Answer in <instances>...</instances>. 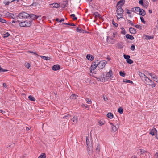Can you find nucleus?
<instances>
[{"label": "nucleus", "mask_w": 158, "mask_h": 158, "mask_svg": "<svg viewBox=\"0 0 158 158\" xmlns=\"http://www.w3.org/2000/svg\"><path fill=\"white\" fill-rule=\"evenodd\" d=\"M127 62L129 64H131L133 63V61L131 59H129L126 60Z\"/></svg>", "instance_id": "42"}, {"label": "nucleus", "mask_w": 158, "mask_h": 158, "mask_svg": "<svg viewBox=\"0 0 158 158\" xmlns=\"http://www.w3.org/2000/svg\"><path fill=\"white\" fill-rule=\"evenodd\" d=\"M107 62L104 60L98 62V67L100 69H103L105 66V65L106 64Z\"/></svg>", "instance_id": "5"}, {"label": "nucleus", "mask_w": 158, "mask_h": 158, "mask_svg": "<svg viewBox=\"0 0 158 158\" xmlns=\"http://www.w3.org/2000/svg\"><path fill=\"white\" fill-rule=\"evenodd\" d=\"M29 17V14L24 12L19 13L17 16V18L24 19Z\"/></svg>", "instance_id": "1"}, {"label": "nucleus", "mask_w": 158, "mask_h": 158, "mask_svg": "<svg viewBox=\"0 0 158 158\" xmlns=\"http://www.w3.org/2000/svg\"><path fill=\"white\" fill-rule=\"evenodd\" d=\"M28 52H30V53H33L34 54L37 55V56H39L37 54L36 52H34L33 51H28Z\"/></svg>", "instance_id": "61"}, {"label": "nucleus", "mask_w": 158, "mask_h": 158, "mask_svg": "<svg viewBox=\"0 0 158 158\" xmlns=\"http://www.w3.org/2000/svg\"><path fill=\"white\" fill-rule=\"evenodd\" d=\"M157 130L155 128H153L151 130L149 133L152 136H157Z\"/></svg>", "instance_id": "8"}, {"label": "nucleus", "mask_w": 158, "mask_h": 158, "mask_svg": "<svg viewBox=\"0 0 158 158\" xmlns=\"http://www.w3.org/2000/svg\"><path fill=\"white\" fill-rule=\"evenodd\" d=\"M64 24H65V25H69L70 26H75V25L74 23H65Z\"/></svg>", "instance_id": "49"}, {"label": "nucleus", "mask_w": 158, "mask_h": 158, "mask_svg": "<svg viewBox=\"0 0 158 158\" xmlns=\"http://www.w3.org/2000/svg\"><path fill=\"white\" fill-rule=\"evenodd\" d=\"M81 106L82 107H85V108H87L89 107V106L87 105H85L84 104H82Z\"/></svg>", "instance_id": "56"}, {"label": "nucleus", "mask_w": 158, "mask_h": 158, "mask_svg": "<svg viewBox=\"0 0 158 158\" xmlns=\"http://www.w3.org/2000/svg\"><path fill=\"white\" fill-rule=\"evenodd\" d=\"M29 17L31 18L32 19L31 20L32 21L33 19H37L40 17V16H38L34 14H29Z\"/></svg>", "instance_id": "13"}, {"label": "nucleus", "mask_w": 158, "mask_h": 158, "mask_svg": "<svg viewBox=\"0 0 158 158\" xmlns=\"http://www.w3.org/2000/svg\"><path fill=\"white\" fill-rule=\"evenodd\" d=\"M140 9L141 8L138 7H135V12L136 13H137L138 12H139L140 10Z\"/></svg>", "instance_id": "31"}, {"label": "nucleus", "mask_w": 158, "mask_h": 158, "mask_svg": "<svg viewBox=\"0 0 158 158\" xmlns=\"http://www.w3.org/2000/svg\"><path fill=\"white\" fill-rule=\"evenodd\" d=\"M60 68V65L57 64L53 65L52 67V69L54 71H57L59 70Z\"/></svg>", "instance_id": "11"}, {"label": "nucleus", "mask_w": 158, "mask_h": 158, "mask_svg": "<svg viewBox=\"0 0 158 158\" xmlns=\"http://www.w3.org/2000/svg\"><path fill=\"white\" fill-rule=\"evenodd\" d=\"M71 17H73V19L74 20H75L77 19V17H75V15L74 14H72L70 15Z\"/></svg>", "instance_id": "44"}, {"label": "nucleus", "mask_w": 158, "mask_h": 158, "mask_svg": "<svg viewBox=\"0 0 158 158\" xmlns=\"http://www.w3.org/2000/svg\"><path fill=\"white\" fill-rule=\"evenodd\" d=\"M19 26L21 27H26V25L25 24V21L19 23Z\"/></svg>", "instance_id": "27"}, {"label": "nucleus", "mask_w": 158, "mask_h": 158, "mask_svg": "<svg viewBox=\"0 0 158 158\" xmlns=\"http://www.w3.org/2000/svg\"><path fill=\"white\" fill-rule=\"evenodd\" d=\"M50 5H52L53 8H58L60 5L57 3H53L52 4H50Z\"/></svg>", "instance_id": "20"}, {"label": "nucleus", "mask_w": 158, "mask_h": 158, "mask_svg": "<svg viewBox=\"0 0 158 158\" xmlns=\"http://www.w3.org/2000/svg\"><path fill=\"white\" fill-rule=\"evenodd\" d=\"M148 74L154 81L158 83V77L154 73H148Z\"/></svg>", "instance_id": "2"}, {"label": "nucleus", "mask_w": 158, "mask_h": 158, "mask_svg": "<svg viewBox=\"0 0 158 158\" xmlns=\"http://www.w3.org/2000/svg\"><path fill=\"white\" fill-rule=\"evenodd\" d=\"M86 102L89 104H91L92 102L91 101V100L89 98H87L86 99Z\"/></svg>", "instance_id": "38"}, {"label": "nucleus", "mask_w": 158, "mask_h": 158, "mask_svg": "<svg viewBox=\"0 0 158 158\" xmlns=\"http://www.w3.org/2000/svg\"><path fill=\"white\" fill-rule=\"evenodd\" d=\"M78 97V96L77 95L75 94H72V95L70 96V98L71 99H77Z\"/></svg>", "instance_id": "22"}, {"label": "nucleus", "mask_w": 158, "mask_h": 158, "mask_svg": "<svg viewBox=\"0 0 158 158\" xmlns=\"http://www.w3.org/2000/svg\"><path fill=\"white\" fill-rule=\"evenodd\" d=\"M98 61L97 60H96L95 62H93L92 63V65L94 66V67H98Z\"/></svg>", "instance_id": "25"}, {"label": "nucleus", "mask_w": 158, "mask_h": 158, "mask_svg": "<svg viewBox=\"0 0 158 158\" xmlns=\"http://www.w3.org/2000/svg\"><path fill=\"white\" fill-rule=\"evenodd\" d=\"M123 82L125 83H132L133 82L129 80H127L126 79L123 80Z\"/></svg>", "instance_id": "35"}, {"label": "nucleus", "mask_w": 158, "mask_h": 158, "mask_svg": "<svg viewBox=\"0 0 158 158\" xmlns=\"http://www.w3.org/2000/svg\"><path fill=\"white\" fill-rule=\"evenodd\" d=\"M93 15L95 16V18L99 17L100 16V15L98 12H94L93 14Z\"/></svg>", "instance_id": "33"}, {"label": "nucleus", "mask_w": 158, "mask_h": 158, "mask_svg": "<svg viewBox=\"0 0 158 158\" xmlns=\"http://www.w3.org/2000/svg\"><path fill=\"white\" fill-rule=\"evenodd\" d=\"M118 111L119 113L122 114L123 113V109L122 107H119L118 108Z\"/></svg>", "instance_id": "36"}, {"label": "nucleus", "mask_w": 158, "mask_h": 158, "mask_svg": "<svg viewBox=\"0 0 158 158\" xmlns=\"http://www.w3.org/2000/svg\"><path fill=\"white\" fill-rule=\"evenodd\" d=\"M134 26L137 28L139 29L140 30L142 29V27L139 25L136 24L134 25Z\"/></svg>", "instance_id": "40"}, {"label": "nucleus", "mask_w": 158, "mask_h": 158, "mask_svg": "<svg viewBox=\"0 0 158 158\" xmlns=\"http://www.w3.org/2000/svg\"><path fill=\"white\" fill-rule=\"evenodd\" d=\"M110 124L112 125V131L114 132H116L119 127V123H117L116 125H114L112 123H110Z\"/></svg>", "instance_id": "4"}, {"label": "nucleus", "mask_w": 158, "mask_h": 158, "mask_svg": "<svg viewBox=\"0 0 158 158\" xmlns=\"http://www.w3.org/2000/svg\"><path fill=\"white\" fill-rule=\"evenodd\" d=\"M121 29L122 30L121 33L123 35L125 34L126 33V31L124 28L123 27H122Z\"/></svg>", "instance_id": "34"}, {"label": "nucleus", "mask_w": 158, "mask_h": 158, "mask_svg": "<svg viewBox=\"0 0 158 158\" xmlns=\"http://www.w3.org/2000/svg\"><path fill=\"white\" fill-rule=\"evenodd\" d=\"M119 74L120 76L123 77H124L126 75L125 73L123 72H122V71H120Z\"/></svg>", "instance_id": "41"}, {"label": "nucleus", "mask_w": 158, "mask_h": 158, "mask_svg": "<svg viewBox=\"0 0 158 158\" xmlns=\"http://www.w3.org/2000/svg\"><path fill=\"white\" fill-rule=\"evenodd\" d=\"M86 58L89 60L92 61L93 60V56L91 55L88 54L86 56Z\"/></svg>", "instance_id": "21"}, {"label": "nucleus", "mask_w": 158, "mask_h": 158, "mask_svg": "<svg viewBox=\"0 0 158 158\" xmlns=\"http://www.w3.org/2000/svg\"><path fill=\"white\" fill-rule=\"evenodd\" d=\"M139 75L140 76V78L142 80L144 79L145 78H146L147 76L145 75L143 73L140 71H139Z\"/></svg>", "instance_id": "12"}, {"label": "nucleus", "mask_w": 158, "mask_h": 158, "mask_svg": "<svg viewBox=\"0 0 158 158\" xmlns=\"http://www.w3.org/2000/svg\"><path fill=\"white\" fill-rule=\"evenodd\" d=\"M26 67L27 68L29 69V68L30 67V64L29 63L27 64H26Z\"/></svg>", "instance_id": "60"}, {"label": "nucleus", "mask_w": 158, "mask_h": 158, "mask_svg": "<svg viewBox=\"0 0 158 158\" xmlns=\"http://www.w3.org/2000/svg\"><path fill=\"white\" fill-rule=\"evenodd\" d=\"M113 74L112 70L111 69L109 71L106 73L105 77L106 79L111 78V77L112 76Z\"/></svg>", "instance_id": "9"}, {"label": "nucleus", "mask_w": 158, "mask_h": 158, "mask_svg": "<svg viewBox=\"0 0 158 158\" xmlns=\"http://www.w3.org/2000/svg\"><path fill=\"white\" fill-rule=\"evenodd\" d=\"M6 15L7 17H11L12 19L14 18V15L13 13L7 12L6 13Z\"/></svg>", "instance_id": "15"}, {"label": "nucleus", "mask_w": 158, "mask_h": 158, "mask_svg": "<svg viewBox=\"0 0 158 158\" xmlns=\"http://www.w3.org/2000/svg\"><path fill=\"white\" fill-rule=\"evenodd\" d=\"M155 158H158V153L156 152L154 155Z\"/></svg>", "instance_id": "63"}, {"label": "nucleus", "mask_w": 158, "mask_h": 158, "mask_svg": "<svg viewBox=\"0 0 158 158\" xmlns=\"http://www.w3.org/2000/svg\"><path fill=\"white\" fill-rule=\"evenodd\" d=\"M126 37L127 39L132 40L134 39V37L132 35L129 34H127L126 35Z\"/></svg>", "instance_id": "17"}, {"label": "nucleus", "mask_w": 158, "mask_h": 158, "mask_svg": "<svg viewBox=\"0 0 158 158\" xmlns=\"http://www.w3.org/2000/svg\"><path fill=\"white\" fill-rule=\"evenodd\" d=\"M81 31H82L81 32H82L83 33H88V32L84 30L83 29H82Z\"/></svg>", "instance_id": "64"}, {"label": "nucleus", "mask_w": 158, "mask_h": 158, "mask_svg": "<svg viewBox=\"0 0 158 158\" xmlns=\"http://www.w3.org/2000/svg\"><path fill=\"white\" fill-rule=\"evenodd\" d=\"M117 19L118 20H119L120 18H123V16H120L118 14H117Z\"/></svg>", "instance_id": "62"}, {"label": "nucleus", "mask_w": 158, "mask_h": 158, "mask_svg": "<svg viewBox=\"0 0 158 158\" xmlns=\"http://www.w3.org/2000/svg\"><path fill=\"white\" fill-rule=\"evenodd\" d=\"M25 24L26 25V27H30L31 26L32 24V20H30L29 21L26 20L25 21Z\"/></svg>", "instance_id": "18"}, {"label": "nucleus", "mask_w": 158, "mask_h": 158, "mask_svg": "<svg viewBox=\"0 0 158 158\" xmlns=\"http://www.w3.org/2000/svg\"><path fill=\"white\" fill-rule=\"evenodd\" d=\"M97 67H94V66L92 64L91 67H90V72L91 73H93V71L94 70L96 69Z\"/></svg>", "instance_id": "37"}, {"label": "nucleus", "mask_w": 158, "mask_h": 158, "mask_svg": "<svg viewBox=\"0 0 158 158\" xmlns=\"http://www.w3.org/2000/svg\"><path fill=\"white\" fill-rule=\"evenodd\" d=\"M123 12L124 11L122 8V6H118L116 10V12L117 14H118L120 16H123Z\"/></svg>", "instance_id": "3"}, {"label": "nucleus", "mask_w": 158, "mask_h": 158, "mask_svg": "<svg viewBox=\"0 0 158 158\" xmlns=\"http://www.w3.org/2000/svg\"><path fill=\"white\" fill-rule=\"evenodd\" d=\"M146 84L151 86L152 88L154 87L156 85L154 82L150 78L148 79V82L146 83Z\"/></svg>", "instance_id": "7"}, {"label": "nucleus", "mask_w": 158, "mask_h": 158, "mask_svg": "<svg viewBox=\"0 0 158 158\" xmlns=\"http://www.w3.org/2000/svg\"><path fill=\"white\" fill-rule=\"evenodd\" d=\"M123 57L126 60L129 59L130 58V56L129 55H124Z\"/></svg>", "instance_id": "39"}, {"label": "nucleus", "mask_w": 158, "mask_h": 158, "mask_svg": "<svg viewBox=\"0 0 158 158\" xmlns=\"http://www.w3.org/2000/svg\"><path fill=\"white\" fill-rule=\"evenodd\" d=\"M82 29H80L79 27H77L76 28V31L78 32L81 33Z\"/></svg>", "instance_id": "53"}, {"label": "nucleus", "mask_w": 158, "mask_h": 158, "mask_svg": "<svg viewBox=\"0 0 158 158\" xmlns=\"http://www.w3.org/2000/svg\"><path fill=\"white\" fill-rule=\"evenodd\" d=\"M144 36L146 40H150L154 38V36L152 35L149 36L147 35H144Z\"/></svg>", "instance_id": "19"}, {"label": "nucleus", "mask_w": 158, "mask_h": 158, "mask_svg": "<svg viewBox=\"0 0 158 158\" xmlns=\"http://www.w3.org/2000/svg\"><path fill=\"white\" fill-rule=\"evenodd\" d=\"M70 116V114H68L66 115H65L63 117V118H67L68 117H69Z\"/></svg>", "instance_id": "59"}, {"label": "nucleus", "mask_w": 158, "mask_h": 158, "mask_svg": "<svg viewBox=\"0 0 158 158\" xmlns=\"http://www.w3.org/2000/svg\"><path fill=\"white\" fill-rule=\"evenodd\" d=\"M125 2V1L124 0H121L119 1L117 4V6H118L119 4H120V6H123Z\"/></svg>", "instance_id": "23"}, {"label": "nucleus", "mask_w": 158, "mask_h": 158, "mask_svg": "<svg viewBox=\"0 0 158 158\" xmlns=\"http://www.w3.org/2000/svg\"><path fill=\"white\" fill-rule=\"evenodd\" d=\"M3 3L5 4V5H9L10 2H6V1H4L3 2Z\"/></svg>", "instance_id": "58"}, {"label": "nucleus", "mask_w": 158, "mask_h": 158, "mask_svg": "<svg viewBox=\"0 0 158 158\" xmlns=\"http://www.w3.org/2000/svg\"><path fill=\"white\" fill-rule=\"evenodd\" d=\"M98 123H99V124L101 126L104 124V122H103V121H102L101 120H100L99 121Z\"/></svg>", "instance_id": "57"}, {"label": "nucleus", "mask_w": 158, "mask_h": 158, "mask_svg": "<svg viewBox=\"0 0 158 158\" xmlns=\"http://www.w3.org/2000/svg\"><path fill=\"white\" fill-rule=\"evenodd\" d=\"M86 142L87 146H89V145H92V144L89 142V138L88 136L86 137Z\"/></svg>", "instance_id": "26"}, {"label": "nucleus", "mask_w": 158, "mask_h": 158, "mask_svg": "<svg viewBox=\"0 0 158 158\" xmlns=\"http://www.w3.org/2000/svg\"><path fill=\"white\" fill-rule=\"evenodd\" d=\"M10 34L8 32H7L6 33L4 34V37H7L10 35Z\"/></svg>", "instance_id": "54"}, {"label": "nucleus", "mask_w": 158, "mask_h": 158, "mask_svg": "<svg viewBox=\"0 0 158 158\" xmlns=\"http://www.w3.org/2000/svg\"><path fill=\"white\" fill-rule=\"evenodd\" d=\"M28 98L29 100L32 101H34L35 100V98L31 95H29L28 96Z\"/></svg>", "instance_id": "28"}, {"label": "nucleus", "mask_w": 158, "mask_h": 158, "mask_svg": "<svg viewBox=\"0 0 158 158\" xmlns=\"http://www.w3.org/2000/svg\"><path fill=\"white\" fill-rule=\"evenodd\" d=\"M140 19L141 21L144 24H145L146 22L144 20V18L143 17H140Z\"/></svg>", "instance_id": "51"}, {"label": "nucleus", "mask_w": 158, "mask_h": 158, "mask_svg": "<svg viewBox=\"0 0 158 158\" xmlns=\"http://www.w3.org/2000/svg\"><path fill=\"white\" fill-rule=\"evenodd\" d=\"M40 57H41L42 59L44 60H50V57H46L45 56H39Z\"/></svg>", "instance_id": "24"}, {"label": "nucleus", "mask_w": 158, "mask_h": 158, "mask_svg": "<svg viewBox=\"0 0 158 158\" xmlns=\"http://www.w3.org/2000/svg\"><path fill=\"white\" fill-rule=\"evenodd\" d=\"M78 117L77 116H74L72 119L73 124H76L78 121Z\"/></svg>", "instance_id": "14"}, {"label": "nucleus", "mask_w": 158, "mask_h": 158, "mask_svg": "<svg viewBox=\"0 0 158 158\" xmlns=\"http://www.w3.org/2000/svg\"><path fill=\"white\" fill-rule=\"evenodd\" d=\"M129 31L131 34H135L136 33V30L131 27L129 28Z\"/></svg>", "instance_id": "10"}, {"label": "nucleus", "mask_w": 158, "mask_h": 158, "mask_svg": "<svg viewBox=\"0 0 158 158\" xmlns=\"http://www.w3.org/2000/svg\"><path fill=\"white\" fill-rule=\"evenodd\" d=\"M0 22L3 23H5L6 22V21L4 19L0 18Z\"/></svg>", "instance_id": "45"}, {"label": "nucleus", "mask_w": 158, "mask_h": 158, "mask_svg": "<svg viewBox=\"0 0 158 158\" xmlns=\"http://www.w3.org/2000/svg\"><path fill=\"white\" fill-rule=\"evenodd\" d=\"M135 49V45L134 44L132 45L131 47V49L133 51Z\"/></svg>", "instance_id": "50"}, {"label": "nucleus", "mask_w": 158, "mask_h": 158, "mask_svg": "<svg viewBox=\"0 0 158 158\" xmlns=\"http://www.w3.org/2000/svg\"><path fill=\"white\" fill-rule=\"evenodd\" d=\"M107 116L108 118H109L110 119H111L113 118V115L112 113L110 112V113H108L107 114Z\"/></svg>", "instance_id": "29"}, {"label": "nucleus", "mask_w": 158, "mask_h": 158, "mask_svg": "<svg viewBox=\"0 0 158 158\" xmlns=\"http://www.w3.org/2000/svg\"><path fill=\"white\" fill-rule=\"evenodd\" d=\"M8 71V70L7 69H5L3 68H2L1 66H0V72H7Z\"/></svg>", "instance_id": "46"}, {"label": "nucleus", "mask_w": 158, "mask_h": 158, "mask_svg": "<svg viewBox=\"0 0 158 158\" xmlns=\"http://www.w3.org/2000/svg\"><path fill=\"white\" fill-rule=\"evenodd\" d=\"M139 15H141L144 16L145 15L146 13L144 10L143 9L141 8L139 12Z\"/></svg>", "instance_id": "16"}, {"label": "nucleus", "mask_w": 158, "mask_h": 158, "mask_svg": "<svg viewBox=\"0 0 158 158\" xmlns=\"http://www.w3.org/2000/svg\"><path fill=\"white\" fill-rule=\"evenodd\" d=\"M46 157L45 154L43 153L39 156L38 158H46Z\"/></svg>", "instance_id": "32"}, {"label": "nucleus", "mask_w": 158, "mask_h": 158, "mask_svg": "<svg viewBox=\"0 0 158 158\" xmlns=\"http://www.w3.org/2000/svg\"><path fill=\"white\" fill-rule=\"evenodd\" d=\"M112 23L115 27H117L118 26V24L117 23H115L114 22V20H113L112 21Z\"/></svg>", "instance_id": "47"}, {"label": "nucleus", "mask_w": 158, "mask_h": 158, "mask_svg": "<svg viewBox=\"0 0 158 158\" xmlns=\"http://www.w3.org/2000/svg\"><path fill=\"white\" fill-rule=\"evenodd\" d=\"M139 3L142 6H143L144 2L143 0H140L139 1Z\"/></svg>", "instance_id": "55"}, {"label": "nucleus", "mask_w": 158, "mask_h": 158, "mask_svg": "<svg viewBox=\"0 0 158 158\" xmlns=\"http://www.w3.org/2000/svg\"><path fill=\"white\" fill-rule=\"evenodd\" d=\"M117 46L119 49H121L123 48L122 45L120 43H118L117 44Z\"/></svg>", "instance_id": "48"}, {"label": "nucleus", "mask_w": 158, "mask_h": 158, "mask_svg": "<svg viewBox=\"0 0 158 158\" xmlns=\"http://www.w3.org/2000/svg\"><path fill=\"white\" fill-rule=\"evenodd\" d=\"M87 151L89 155H92L93 154V148L92 145H89L87 146Z\"/></svg>", "instance_id": "6"}, {"label": "nucleus", "mask_w": 158, "mask_h": 158, "mask_svg": "<svg viewBox=\"0 0 158 158\" xmlns=\"http://www.w3.org/2000/svg\"><path fill=\"white\" fill-rule=\"evenodd\" d=\"M100 145L99 144H98L96 149V152L97 153H99L100 151Z\"/></svg>", "instance_id": "30"}, {"label": "nucleus", "mask_w": 158, "mask_h": 158, "mask_svg": "<svg viewBox=\"0 0 158 158\" xmlns=\"http://www.w3.org/2000/svg\"><path fill=\"white\" fill-rule=\"evenodd\" d=\"M127 21L128 22V23H130L131 26H134V24L132 22V21H131V20H128V19L127 20Z\"/></svg>", "instance_id": "52"}, {"label": "nucleus", "mask_w": 158, "mask_h": 158, "mask_svg": "<svg viewBox=\"0 0 158 158\" xmlns=\"http://www.w3.org/2000/svg\"><path fill=\"white\" fill-rule=\"evenodd\" d=\"M148 79H149V78L147 76L146 78H145L144 79H143L142 81L146 84V83L148 82Z\"/></svg>", "instance_id": "43"}]
</instances>
